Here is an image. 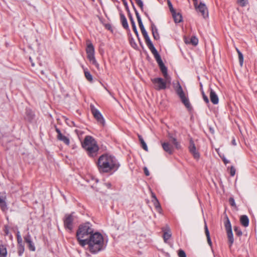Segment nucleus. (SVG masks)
I'll use <instances>...</instances> for the list:
<instances>
[{"mask_svg": "<svg viewBox=\"0 0 257 257\" xmlns=\"http://www.w3.org/2000/svg\"><path fill=\"white\" fill-rule=\"evenodd\" d=\"M97 165L100 173L115 172L120 166L114 156L108 154L100 156L97 160Z\"/></svg>", "mask_w": 257, "mask_h": 257, "instance_id": "1", "label": "nucleus"}, {"mask_svg": "<svg viewBox=\"0 0 257 257\" xmlns=\"http://www.w3.org/2000/svg\"><path fill=\"white\" fill-rule=\"evenodd\" d=\"M88 245V249L93 253H95L104 248V238L102 234L96 232L89 236L87 241H82V246Z\"/></svg>", "mask_w": 257, "mask_h": 257, "instance_id": "2", "label": "nucleus"}, {"mask_svg": "<svg viewBox=\"0 0 257 257\" xmlns=\"http://www.w3.org/2000/svg\"><path fill=\"white\" fill-rule=\"evenodd\" d=\"M93 231L92 225L89 222H86L79 225L76 232V237L81 246L82 241H87L89 236L94 233Z\"/></svg>", "mask_w": 257, "mask_h": 257, "instance_id": "3", "label": "nucleus"}, {"mask_svg": "<svg viewBox=\"0 0 257 257\" xmlns=\"http://www.w3.org/2000/svg\"><path fill=\"white\" fill-rule=\"evenodd\" d=\"M82 146L89 157L93 158L97 156L99 148L96 142L91 136H86Z\"/></svg>", "mask_w": 257, "mask_h": 257, "instance_id": "4", "label": "nucleus"}, {"mask_svg": "<svg viewBox=\"0 0 257 257\" xmlns=\"http://www.w3.org/2000/svg\"><path fill=\"white\" fill-rule=\"evenodd\" d=\"M152 54L154 55V56L157 61L158 65L160 67L161 71L164 77V78H167V81H169V78H171L169 76L167 73V68L164 64L160 55L158 53L157 50H155L154 51L151 52Z\"/></svg>", "mask_w": 257, "mask_h": 257, "instance_id": "5", "label": "nucleus"}, {"mask_svg": "<svg viewBox=\"0 0 257 257\" xmlns=\"http://www.w3.org/2000/svg\"><path fill=\"white\" fill-rule=\"evenodd\" d=\"M171 78H169V81H167V78L163 79L162 78H155L152 79V81L154 85V88L157 90L165 89L167 85L171 84Z\"/></svg>", "mask_w": 257, "mask_h": 257, "instance_id": "6", "label": "nucleus"}, {"mask_svg": "<svg viewBox=\"0 0 257 257\" xmlns=\"http://www.w3.org/2000/svg\"><path fill=\"white\" fill-rule=\"evenodd\" d=\"M90 106L94 118L97 120L98 123L103 125L104 124V120L100 111L93 104H91Z\"/></svg>", "mask_w": 257, "mask_h": 257, "instance_id": "7", "label": "nucleus"}, {"mask_svg": "<svg viewBox=\"0 0 257 257\" xmlns=\"http://www.w3.org/2000/svg\"><path fill=\"white\" fill-rule=\"evenodd\" d=\"M74 220V216L73 213L70 214H66L64 219V224L66 228L71 231L73 228V221Z\"/></svg>", "mask_w": 257, "mask_h": 257, "instance_id": "8", "label": "nucleus"}, {"mask_svg": "<svg viewBox=\"0 0 257 257\" xmlns=\"http://www.w3.org/2000/svg\"><path fill=\"white\" fill-rule=\"evenodd\" d=\"M142 33L145 39L146 43L150 49V50L152 52L154 51L156 49L154 47L153 44L152 43L149 35H148V33L147 31H146L145 29L141 30Z\"/></svg>", "mask_w": 257, "mask_h": 257, "instance_id": "9", "label": "nucleus"}, {"mask_svg": "<svg viewBox=\"0 0 257 257\" xmlns=\"http://www.w3.org/2000/svg\"><path fill=\"white\" fill-rule=\"evenodd\" d=\"M196 10L201 14L204 18L205 19L208 17V10L205 4L200 2Z\"/></svg>", "mask_w": 257, "mask_h": 257, "instance_id": "10", "label": "nucleus"}, {"mask_svg": "<svg viewBox=\"0 0 257 257\" xmlns=\"http://www.w3.org/2000/svg\"><path fill=\"white\" fill-rule=\"evenodd\" d=\"M189 150L190 152L193 155L195 159H199V158H200V154L199 152L197 151L196 146L192 139H191L190 141Z\"/></svg>", "mask_w": 257, "mask_h": 257, "instance_id": "11", "label": "nucleus"}, {"mask_svg": "<svg viewBox=\"0 0 257 257\" xmlns=\"http://www.w3.org/2000/svg\"><path fill=\"white\" fill-rule=\"evenodd\" d=\"M56 132L57 133V138L59 140L62 141L67 145H69L70 143L69 139L68 137L64 136L61 133L60 130L58 128H56Z\"/></svg>", "mask_w": 257, "mask_h": 257, "instance_id": "12", "label": "nucleus"}, {"mask_svg": "<svg viewBox=\"0 0 257 257\" xmlns=\"http://www.w3.org/2000/svg\"><path fill=\"white\" fill-rule=\"evenodd\" d=\"M175 90L176 93L179 96L180 99L183 98V97L186 96L182 88V86L179 82H177L176 85L175 86Z\"/></svg>", "mask_w": 257, "mask_h": 257, "instance_id": "13", "label": "nucleus"}, {"mask_svg": "<svg viewBox=\"0 0 257 257\" xmlns=\"http://www.w3.org/2000/svg\"><path fill=\"white\" fill-rule=\"evenodd\" d=\"M175 90L176 93L179 96L180 99L183 98V97L186 96L182 88V86L179 82H177L176 85L175 86Z\"/></svg>", "mask_w": 257, "mask_h": 257, "instance_id": "14", "label": "nucleus"}, {"mask_svg": "<svg viewBox=\"0 0 257 257\" xmlns=\"http://www.w3.org/2000/svg\"><path fill=\"white\" fill-rule=\"evenodd\" d=\"M175 90L176 93L179 96L180 99L183 98V97L186 96L182 88V86L179 82H177L176 85L175 86Z\"/></svg>", "mask_w": 257, "mask_h": 257, "instance_id": "15", "label": "nucleus"}, {"mask_svg": "<svg viewBox=\"0 0 257 257\" xmlns=\"http://www.w3.org/2000/svg\"><path fill=\"white\" fill-rule=\"evenodd\" d=\"M210 99L213 104H217L218 103V97L216 92L212 89H210Z\"/></svg>", "mask_w": 257, "mask_h": 257, "instance_id": "16", "label": "nucleus"}, {"mask_svg": "<svg viewBox=\"0 0 257 257\" xmlns=\"http://www.w3.org/2000/svg\"><path fill=\"white\" fill-rule=\"evenodd\" d=\"M162 146L163 150L169 154H172L173 152V147L169 143H163Z\"/></svg>", "mask_w": 257, "mask_h": 257, "instance_id": "17", "label": "nucleus"}, {"mask_svg": "<svg viewBox=\"0 0 257 257\" xmlns=\"http://www.w3.org/2000/svg\"><path fill=\"white\" fill-rule=\"evenodd\" d=\"M168 138L169 139L170 142L172 143L177 149H180L181 146L179 143L177 141V139L173 137V136L170 133L168 134Z\"/></svg>", "mask_w": 257, "mask_h": 257, "instance_id": "18", "label": "nucleus"}, {"mask_svg": "<svg viewBox=\"0 0 257 257\" xmlns=\"http://www.w3.org/2000/svg\"><path fill=\"white\" fill-rule=\"evenodd\" d=\"M87 58L90 61V62L94 65L97 69H99V65L98 63L97 62L95 57H94V54H87Z\"/></svg>", "mask_w": 257, "mask_h": 257, "instance_id": "19", "label": "nucleus"}, {"mask_svg": "<svg viewBox=\"0 0 257 257\" xmlns=\"http://www.w3.org/2000/svg\"><path fill=\"white\" fill-rule=\"evenodd\" d=\"M0 207L3 211L8 210V207L6 202V196H0Z\"/></svg>", "mask_w": 257, "mask_h": 257, "instance_id": "20", "label": "nucleus"}, {"mask_svg": "<svg viewBox=\"0 0 257 257\" xmlns=\"http://www.w3.org/2000/svg\"><path fill=\"white\" fill-rule=\"evenodd\" d=\"M172 17L174 19V22L176 23H180L182 21V16L180 13H177L176 11L174 13H171Z\"/></svg>", "mask_w": 257, "mask_h": 257, "instance_id": "21", "label": "nucleus"}, {"mask_svg": "<svg viewBox=\"0 0 257 257\" xmlns=\"http://www.w3.org/2000/svg\"><path fill=\"white\" fill-rule=\"evenodd\" d=\"M120 18L122 27L126 30L128 29L129 27L127 22V20L125 16L121 13H120Z\"/></svg>", "mask_w": 257, "mask_h": 257, "instance_id": "22", "label": "nucleus"}, {"mask_svg": "<svg viewBox=\"0 0 257 257\" xmlns=\"http://www.w3.org/2000/svg\"><path fill=\"white\" fill-rule=\"evenodd\" d=\"M151 29H152V34L153 36V37L154 39L155 40H159L160 38L159 34L158 31V29L157 27L155 26L154 24H152L151 25Z\"/></svg>", "mask_w": 257, "mask_h": 257, "instance_id": "23", "label": "nucleus"}, {"mask_svg": "<svg viewBox=\"0 0 257 257\" xmlns=\"http://www.w3.org/2000/svg\"><path fill=\"white\" fill-rule=\"evenodd\" d=\"M182 102L184 104L185 107L189 110L192 109V106L190 103L189 100L187 96L184 97L183 98L180 99Z\"/></svg>", "mask_w": 257, "mask_h": 257, "instance_id": "24", "label": "nucleus"}, {"mask_svg": "<svg viewBox=\"0 0 257 257\" xmlns=\"http://www.w3.org/2000/svg\"><path fill=\"white\" fill-rule=\"evenodd\" d=\"M240 221L241 224L244 227H247L248 226L249 219L246 215H244L241 216Z\"/></svg>", "mask_w": 257, "mask_h": 257, "instance_id": "25", "label": "nucleus"}, {"mask_svg": "<svg viewBox=\"0 0 257 257\" xmlns=\"http://www.w3.org/2000/svg\"><path fill=\"white\" fill-rule=\"evenodd\" d=\"M128 16H129V18H130V21H131V23L132 24V27H133V29L135 32V33L136 34V35L138 36H139V33H138V30H137V27H136V24H135V22L133 18V17L131 15V14L130 13L128 14Z\"/></svg>", "mask_w": 257, "mask_h": 257, "instance_id": "26", "label": "nucleus"}, {"mask_svg": "<svg viewBox=\"0 0 257 257\" xmlns=\"http://www.w3.org/2000/svg\"><path fill=\"white\" fill-rule=\"evenodd\" d=\"M26 118L29 121H31L34 117V113L33 111L30 109H26Z\"/></svg>", "mask_w": 257, "mask_h": 257, "instance_id": "27", "label": "nucleus"}, {"mask_svg": "<svg viewBox=\"0 0 257 257\" xmlns=\"http://www.w3.org/2000/svg\"><path fill=\"white\" fill-rule=\"evenodd\" d=\"M7 250L5 245H0V257H7Z\"/></svg>", "mask_w": 257, "mask_h": 257, "instance_id": "28", "label": "nucleus"}, {"mask_svg": "<svg viewBox=\"0 0 257 257\" xmlns=\"http://www.w3.org/2000/svg\"><path fill=\"white\" fill-rule=\"evenodd\" d=\"M226 232H227V237H228V241H229V246L230 247L234 242L232 231L231 230L226 231Z\"/></svg>", "mask_w": 257, "mask_h": 257, "instance_id": "29", "label": "nucleus"}, {"mask_svg": "<svg viewBox=\"0 0 257 257\" xmlns=\"http://www.w3.org/2000/svg\"><path fill=\"white\" fill-rule=\"evenodd\" d=\"M86 51L87 54H94V48L91 43H89L87 44Z\"/></svg>", "mask_w": 257, "mask_h": 257, "instance_id": "30", "label": "nucleus"}, {"mask_svg": "<svg viewBox=\"0 0 257 257\" xmlns=\"http://www.w3.org/2000/svg\"><path fill=\"white\" fill-rule=\"evenodd\" d=\"M167 230L169 231L168 232L167 231H164V234H163V238H164V241L165 242H167V241L171 237V232L169 230V228L168 226H167L166 227Z\"/></svg>", "mask_w": 257, "mask_h": 257, "instance_id": "31", "label": "nucleus"}, {"mask_svg": "<svg viewBox=\"0 0 257 257\" xmlns=\"http://www.w3.org/2000/svg\"><path fill=\"white\" fill-rule=\"evenodd\" d=\"M224 225L226 231L231 230V225L228 217H226V220L224 222Z\"/></svg>", "mask_w": 257, "mask_h": 257, "instance_id": "32", "label": "nucleus"}, {"mask_svg": "<svg viewBox=\"0 0 257 257\" xmlns=\"http://www.w3.org/2000/svg\"><path fill=\"white\" fill-rule=\"evenodd\" d=\"M237 53L238 54V59L240 66H242L243 62V56L240 51L236 48Z\"/></svg>", "mask_w": 257, "mask_h": 257, "instance_id": "33", "label": "nucleus"}, {"mask_svg": "<svg viewBox=\"0 0 257 257\" xmlns=\"http://www.w3.org/2000/svg\"><path fill=\"white\" fill-rule=\"evenodd\" d=\"M28 244V247L31 251H34L36 249L35 245L32 240L26 242Z\"/></svg>", "mask_w": 257, "mask_h": 257, "instance_id": "34", "label": "nucleus"}, {"mask_svg": "<svg viewBox=\"0 0 257 257\" xmlns=\"http://www.w3.org/2000/svg\"><path fill=\"white\" fill-rule=\"evenodd\" d=\"M190 43H191V44L193 45V46H196L198 43V39L195 37V36H193V37H192L191 38H190Z\"/></svg>", "mask_w": 257, "mask_h": 257, "instance_id": "35", "label": "nucleus"}, {"mask_svg": "<svg viewBox=\"0 0 257 257\" xmlns=\"http://www.w3.org/2000/svg\"><path fill=\"white\" fill-rule=\"evenodd\" d=\"M85 76L86 78L89 81H92L93 80V77L92 75L90 73V72L88 71H84Z\"/></svg>", "mask_w": 257, "mask_h": 257, "instance_id": "36", "label": "nucleus"}, {"mask_svg": "<svg viewBox=\"0 0 257 257\" xmlns=\"http://www.w3.org/2000/svg\"><path fill=\"white\" fill-rule=\"evenodd\" d=\"M25 250L24 245L18 246V254L19 256H21L24 253Z\"/></svg>", "mask_w": 257, "mask_h": 257, "instance_id": "37", "label": "nucleus"}, {"mask_svg": "<svg viewBox=\"0 0 257 257\" xmlns=\"http://www.w3.org/2000/svg\"><path fill=\"white\" fill-rule=\"evenodd\" d=\"M167 4L171 13H174L176 11L173 8V5L170 0H167Z\"/></svg>", "mask_w": 257, "mask_h": 257, "instance_id": "38", "label": "nucleus"}, {"mask_svg": "<svg viewBox=\"0 0 257 257\" xmlns=\"http://www.w3.org/2000/svg\"><path fill=\"white\" fill-rule=\"evenodd\" d=\"M237 3L241 7H244L247 4V0H237Z\"/></svg>", "mask_w": 257, "mask_h": 257, "instance_id": "39", "label": "nucleus"}, {"mask_svg": "<svg viewBox=\"0 0 257 257\" xmlns=\"http://www.w3.org/2000/svg\"><path fill=\"white\" fill-rule=\"evenodd\" d=\"M136 3L137 4V5L140 7L142 11H143V2L142 1V0H135Z\"/></svg>", "mask_w": 257, "mask_h": 257, "instance_id": "40", "label": "nucleus"}, {"mask_svg": "<svg viewBox=\"0 0 257 257\" xmlns=\"http://www.w3.org/2000/svg\"><path fill=\"white\" fill-rule=\"evenodd\" d=\"M152 201L154 202V205L156 208L160 209V205L157 198H155V200H153Z\"/></svg>", "mask_w": 257, "mask_h": 257, "instance_id": "41", "label": "nucleus"}, {"mask_svg": "<svg viewBox=\"0 0 257 257\" xmlns=\"http://www.w3.org/2000/svg\"><path fill=\"white\" fill-rule=\"evenodd\" d=\"M234 230L238 236H240L242 235L241 231L237 227H234Z\"/></svg>", "mask_w": 257, "mask_h": 257, "instance_id": "42", "label": "nucleus"}, {"mask_svg": "<svg viewBox=\"0 0 257 257\" xmlns=\"http://www.w3.org/2000/svg\"><path fill=\"white\" fill-rule=\"evenodd\" d=\"M202 94L203 96V100L206 103H209V101L208 97L205 94L203 91H202Z\"/></svg>", "mask_w": 257, "mask_h": 257, "instance_id": "43", "label": "nucleus"}, {"mask_svg": "<svg viewBox=\"0 0 257 257\" xmlns=\"http://www.w3.org/2000/svg\"><path fill=\"white\" fill-rule=\"evenodd\" d=\"M178 256L179 257H186V253L185 251H184L182 249H180L178 251Z\"/></svg>", "mask_w": 257, "mask_h": 257, "instance_id": "44", "label": "nucleus"}, {"mask_svg": "<svg viewBox=\"0 0 257 257\" xmlns=\"http://www.w3.org/2000/svg\"><path fill=\"white\" fill-rule=\"evenodd\" d=\"M236 170L233 166L230 167V174L231 176H234L235 174Z\"/></svg>", "mask_w": 257, "mask_h": 257, "instance_id": "45", "label": "nucleus"}, {"mask_svg": "<svg viewBox=\"0 0 257 257\" xmlns=\"http://www.w3.org/2000/svg\"><path fill=\"white\" fill-rule=\"evenodd\" d=\"M24 239L26 242L32 240L31 235L29 233H28V234L24 237Z\"/></svg>", "mask_w": 257, "mask_h": 257, "instance_id": "46", "label": "nucleus"}, {"mask_svg": "<svg viewBox=\"0 0 257 257\" xmlns=\"http://www.w3.org/2000/svg\"><path fill=\"white\" fill-rule=\"evenodd\" d=\"M141 144L142 147L143 148V149L144 150H145L146 151H148V148L147 145L145 142L142 143Z\"/></svg>", "mask_w": 257, "mask_h": 257, "instance_id": "47", "label": "nucleus"}, {"mask_svg": "<svg viewBox=\"0 0 257 257\" xmlns=\"http://www.w3.org/2000/svg\"><path fill=\"white\" fill-rule=\"evenodd\" d=\"M229 202L232 206H235V203L233 198H230L229 199Z\"/></svg>", "mask_w": 257, "mask_h": 257, "instance_id": "48", "label": "nucleus"}, {"mask_svg": "<svg viewBox=\"0 0 257 257\" xmlns=\"http://www.w3.org/2000/svg\"><path fill=\"white\" fill-rule=\"evenodd\" d=\"M17 241L18 246L24 245L22 237H19V238H17Z\"/></svg>", "mask_w": 257, "mask_h": 257, "instance_id": "49", "label": "nucleus"}, {"mask_svg": "<svg viewBox=\"0 0 257 257\" xmlns=\"http://www.w3.org/2000/svg\"><path fill=\"white\" fill-rule=\"evenodd\" d=\"M134 9H135V14H136V17L137 18L138 22L139 21H141L142 20H141V17L139 14V12L135 8H134Z\"/></svg>", "mask_w": 257, "mask_h": 257, "instance_id": "50", "label": "nucleus"}, {"mask_svg": "<svg viewBox=\"0 0 257 257\" xmlns=\"http://www.w3.org/2000/svg\"><path fill=\"white\" fill-rule=\"evenodd\" d=\"M205 234L206 235L207 238L209 237H210L209 232L208 229L206 225H205Z\"/></svg>", "mask_w": 257, "mask_h": 257, "instance_id": "51", "label": "nucleus"}, {"mask_svg": "<svg viewBox=\"0 0 257 257\" xmlns=\"http://www.w3.org/2000/svg\"><path fill=\"white\" fill-rule=\"evenodd\" d=\"M138 23H139V25L141 30L145 29V28H144V26L143 25L142 20L138 21Z\"/></svg>", "mask_w": 257, "mask_h": 257, "instance_id": "52", "label": "nucleus"}, {"mask_svg": "<svg viewBox=\"0 0 257 257\" xmlns=\"http://www.w3.org/2000/svg\"><path fill=\"white\" fill-rule=\"evenodd\" d=\"M190 39V38H187V37L184 38V42L186 44H191Z\"/></svg>", "mask_w": 257, "mask_h": 257, "instance_id": "53", "label": "nucleus"}, {"mask_svg": "<svg viewBox=\"0 0 257 257\" xmlns=\"http://www.w3.org/2000/svg\"><path fill=\"white\" fill-rule=\"evenodd\" d=\"M144 170V173H145V175L147 176H149L150 173H149V171L148 170V169L146 167H145Z\"/></svg>", "mask_w": 257, "mask_h": 257, "instance_id": "54", "label": "nucleus"}, {"mask_svg": "<svg viewBox=\"0 0 257 257\" xmlns=\"http://www.w3.org/2000/svg\"><path fill=\"white\" fill-rule=\"evenodd\" d=\"M138 138H139V141L140 142V143L141 144L142 143L145 142L143 137L141 136V135H138Z\"/></svg>", "mask_w": 257, "mask_h": 257, "instance_id": "55", "label": "nucleus"}, {"mask_svg": "<svg viewBox=\"0 0 257 257\" xmlns=\"http://www.w3.org/2000/svg\"><path fill=\"white\" fill-rule=\"evenodd\" d=\"M194 5L196 9H197L198 5V1L196 0V1H194Z\"/></svg>", "mask_w": 257, "mask_h": 257, "instance_id": "56", "label": "nucleus"}, {"mask_svg": "<svg viewBox=\"0 0 257 257\" xmlns=\"http://www.w3.org/2000/svg\"><path fill=\"white\" fill-rule=\"evenodd\" d=\"M207 242H208V244L210 245V246H211L212 244V242L211 241L210 237L207 238Z\"/></svg>", "mask_w": 257, "mask_h": 257, "instance_id": "57", "label": "nucleus"}, {"mask_svg": "<svg viewBox=\"0 0 257 257\" xmlns=\"http://www.w3.org/2000/svg\"><path fill=\"white\" fill-rule=\"evenodd\" d=\"M222 160L225 164H226L229 162V161L226 159L225 158H222Z\"/></svg>", "mask_w": 257, "mask_h": 257, "instance_id": "58", "label": "nucleus"}, {"mask_svg": "<svg viewBox=\"0 0 257 257\" xmlns=\"http://www.w3.org/2000/svg\"><path fill=\"white\" fill-rule=\"evenodd\" d=\"M122 1L123 2L124 5L126 7V9H128V6H127V4L126 1L125 0H122Z\"/></svg>", "mask_w": 257, "mask_h": 257, "instance_id": "59", "label": "nucleus"}, {"mask_svg": "<svg viewBox=\"0 0 257 257\" xmlns=\"http://www.w3.org/2000/svg\"><path fill=\"white\" fill-rule=\"evenodd\" d=\"M29 59H30V61H31V65H32V66H35V64H34V63L32 61V58H31V57H30Z\"/></svg>", "mask_w": 257, "mask_h": 257, "instance_id": "60", "label": "nucleus"}, {"mask_svg": "<svg viewBox=\"0 0 257 257\" xmlns=\"http://www.w3.org/2000/svg\"><path fill=\"white\" fill-rule=\"evenodd\" d=\"M19 237H21L20 232L19 231H18L17 233V238H19Z\"/></svg>", "mask_w": 257, "mask_h": 257, "instance_id": "61", "label": "nucleus"}, {"mask_svg": "<svg viewBox=\"0 0 257 257\" xmlns=\"http://www.w3.org/2000/svg\"><path fill=\"white\" fill-rule=\"evenodd\" d=\"M105 185L108 188H110L111 186V184L109 183H107Z\"/></svg>", "mask_w": 257, "mask_h": 257, "instance_id": "62", "label": "nucleus"}, {"mask_svg": "<svg viewBox=\"0 0 257 257\" xmlns=\"http://www.w3.org/2000/svg\"><path fill=\"white\" fill-rule=\"evenodd\" d=\"M152 196L153 198V200H155V198H156V196H155V195L154 194V193H152Z\"/></svg>", "mask_w": 257, "mask_h": 257, "instance_id": "63", "label": "nucleus"}, {"mask_svg": "<svg viewBox=\"0 0 257 257\" xmlns=\"http://www.w3.org/2000/svg\"><path fill=\"white\" fill-rule=\"evenodd\" d=\"M232 144H233V145H236V143H235V140H234V139H233V140L232 141Z\"/></svg>", "mask_w": 257, "mask_h": 257, "instance_id": "64", "label": "nucleus"}]
</instances>
